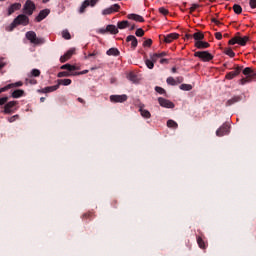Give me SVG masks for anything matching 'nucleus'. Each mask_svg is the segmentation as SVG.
Instances as JSON below:
<instances>
[{
  "instance_id": "obj_1",
  "label": "nucleus",
  "mask_w": 256,
  "mask_h": 256,
  "mask_svg": "<svg viewBox=\"0 0 256 256\" xmlns=\"http://www.w3.org/2000/svg\"><path fill=\"white\" fill-rule=\"evenodd\" d=\"M19 25L27 27V25H29V16L25 14L18 15L11 23V29H15V27H19Z\"/></svg>"
},
{
  "instance_id": "obj_2",
  "label": "nucleus",
  "mask_w": 256,
  "mask_h": 256,
  "mask_svg": "<svg viewBox=\"0 0 256 256\" xmlns=\"http://www.w3.org/2000/svg\"><path fill=\"white\" fill-rule=\"evenodd\" d=\"M239 35H241V33L238 32L236 36L229 40L228 44L241 45V47H245L247 45V41H249V36L241 37Z\"/></svg>"
},
{
  "instance_id": "obj_3",
  "label": "nucleus",
  "mask_w": 256,
  "mask_h": 256,
  "mask_svg": "<svg viewBox=\"0 0 256 256\" xmlns=\"http://www.w3.org/2000/svg\"><path fill=\"white\" fill-rule=\"evenodd\" d=\"M26 39L33 45H43V43H45V38H37V33H35V31L26 32Z\"/></svg>"
},
{
  "instance_id": "obj_4",
  "label": "nucleus",
  "mask_w": 256,
  "mask_h": 256,
  "mask_svg": "<svg viewBox=\"0 0 256 256\" xmlns=\"http://www.w3.org/2000/svg\"><path fill=\"white\" fill-rule=\"evenodd\" d=\"M36 9L37 7L35 6V3L32 1H26L23 6L22 13L28 17H31Z\"/></svg>"
},
{
  "instance_id": "obj_5",
  "label": "nucleus",
  "mask_w": 256,
  "mask_h": 256,
  "mask_svg": "<svg viewBox=\"0 0 256 256\" xmlns=\"http://www.w3.org/2000/svg\"><path fill=\"white\" fill-rule=\"evenodd\" d=\"M194 57H198L204 62L213 61V54L209 53V51H197L194 53Z\"/></svg>"
},
{
  "instance_id": "obj_6",
  "label": "nucleus",
  "mask_w": 256,
  "mask_h": 256,
  "mask_svg": "<svg viewBox=\"0 0 256 256\" xmlns=\"http://www.w3.org/2000/svg\"><path fill=\"white\" fill-rule=\"evenodd\" d=\"M98 33H101L102 35H105V33H111L112 35H117V33H119V29L117 28V26L110 24V25H107L106 28H100L98 30Z\"/></svg>"
},
{
  "instance_id": "obj_7",
  "label": "nucleus",
  "mask_w": 256,
  "mask_h": 256,
  "mask_svg": "<svg viewBox=\"0 0 256 256\" xmlns=\"http://www.w3.org/2000/svg\"><path fill=\"white\" fill-rule=\"evenodd\" d=\"M121 6L119 4H113L108 8L102 10V15H113V13H119Z\"/></svg>"
},
{
  "instance_id": "obj_8",
  "label": "nucleus",
  "mask_w": 256,
  "mask_h": 256,
  "mask_svg": "<svg viewBox=\"0 0 256 256\" xmlns=\"http://www.w3.org/2000/svg\"><path fill=\"white\" fill-rule=\"evenodd\" d=\"M160 41H164V43H173L175 39H179V34L177 33H170L168 35H159Z\"/></svg>"
},
{
  "instance_id": "obj_9",
  "label": "nucleus",
  "mask_w": 256,
  "mask_h": 256,
  "mask_svg": "<svg viewBox=\"0 0 256 256\" xmlns=\"http://www.w3.org/2000/svg\"><path fill=\"white\" fill-rule=\"evenodd\" d=\"M17 101H10L8 103L5 104L4 106V110L3 113H5V115H11V113H15V105H17Z\"/></svg>"
},
{
  "instance_id": "obj_10",
  "label": "nucleus",
  "mask_w": 256,
  "mask_h": 256,
  "mask_svg": "<svg viewBox=\"0 0 256 256\" xmlns=\"http://www.w3.org/2000/svg\"><path fill=\"white\" fill-rule=\"evenodd\" d=\"M127 99H128L127 94L111 95L110 96L111 103H125V101H127Z\"/></svg>"
},
{
  "instance_id": "obj_11",
  "label": "nucleus",
  "mask_w": 256,
  "mask_h": 256,
  "mask_svg": "<svg viewBox=\"0 0 256 256\" xmlns=\"http://www.w3.org/2000/svg\"><path fill=\"white\" fill-rule=\"evenodd\" d=\"M241 71H243V66H237L234 71L228 72L225 78L231 81V79H235V77H237V75H239Z\"/></svg>"
},
{
  "instance_id": "obj_12",
  "label": "nucleus",
  "mask_w": 256,
  "mask_h": 256,
  "mask_svg": "<svg viewBox=\"0 0 256 256\" xmlns=\"http://www.w3.org/2000/svg\"><path fill=\"white\" fill-rule=\"evenodd\" d=\"M158 103L161 107H165L166 109H173V107H175V104H173V102L162 97L158 98Z\"/></svg>"
},
{
  "instance_id": "obj_13",
  "label": "nucleus",
  "mask_w": 256,
  "mask_h": 256,
  "mask_svg": "<svg viewBox=\"0 0 256 256\" xmlns=\"http://www.w3.org/2000/svg\"><path fill=\"white\" fill-rule=\"evenodd\" d=\"M217 137H223L225 135H229V125L223 124L217 131H216Z\"/></svg>"
},
{
  "instance_id": "obj_14",
  "label": "nucleus",
  "mask_w": 256,
  "mask_h": 256,
  "mask_svg": "<svg viewBox=\"0 0 256 256\" xmlns=\"http://www.w3.org/2000/svg\"><path fill=\"white\" fill-rule=\"evenodd\" d=\"M75 55V48H71L68 50L63 56L60 57V62L61 63H66V61H69L71 57Z\"/></svg>"
},
{
  "instance_id": "obj_15",
  "label": "nucleus",
  "mask_w": 256,
  "mask_h": 256,
  "mask_svg": "<svg viewBox=\"0 0 256 256\" xmlns=\"http://www.w3.org/2000/svg\"><path fill=\"white\" fill-rule=\"evenodd\" d=\"M49 13H51V10H49V9L41 10L39 12L38 16L35 18V21L37 23H41V21H43V19H46V17L49 15Z\"/></svg>"
},
{
  "instance_id": "obj_16",
  "label": "nucleus",
  "mask_w": 256,
  "mask_h": 256,
  "mask_svg": "<svg viewBox=\"0 0 256 256\" xmlns=\"http://www.w3.org/2000/svg\"><path fill=\"white\" fill-rule=\"evenodd\" d=\"M126 42L131 43V48L133 50L137 49V45L139 44V41L137 40V37H135L133 35L127 36Z\"/></svg>"
},
{
  "instance_id": "obj_17",
  "label": "nucleus",
  "mask_w": 256,
  "mask_h": 256,
  "mask_svg": "<svg viewBox=\"0 0 256 256\" xmlns=\"http://www.w3.org/2000/svg\"><path fill=\"white\" fill-rule=\"evenodd\" d=\"M97 5V1H84L79 9V13H85V9L89 6L95 7Z\"/></svg>"
},
{
  "instance_id": "obj_18",
  "label": "nucleus",
  "mask_w": 256,
  "mask_h": 256,
  "mask_svg": "<svg viewBox=\"0 0 256 256\" xmlns=\"http://www.w3.org/2000/svg\"><path fill=\"white\" fill-rule=\"evenodd\" d=\"M243 99V97L237 95L234 96L232 98H230L229 100L226 101L225 106L226 107H231V105H235V103H239V101H241Z\"/></svg>"
},
{
  "instance_id": "obj_19",
  "label": "nucleus",
  "mask_w": 256,
  "mask_h": 256,
  "mask_svg": "<svg viewBox=\"0 0 256 256\" xmlns=\"http://www.w3.org/2000/svg\"><path fill=\"white\" fill-rule=\"evenodd\" d=\"M127 18L131 19L132 21H137L138 23H145V18L138 14H128Z\"/></svg>"
},
{
  "instance_id": "obj_20",
  "label": "nucleus",
  "mask_w": 256,
  "mask_h": 256,
  "mask_svg": "<svg viewBox=\"0 0 256 256\" xmlns=\"http://www.w3.org/2000/svg\"><path fill=\"white\" fill-rule=\"evenodd\" d=\"M243 75H246V77L253 79V77L256 76V73H255V71H253V69L251 67H246L243 70Z\"/></svg>"
},
{
  "instance_id": "obj_21",
  "label": "nucleus",
  "mask_w": 256,
  "mask_h": 256,
  "mask_svg": "<svg viewBox=\"0 0 256 256\" xmlns=\"http://www.w3.org/2000/svg\"><path fill=\"white\" fill-rule=\"evenodd\" d=\"M21 9V3H14L8 8V15H13L14 11Z\"/></svg>"
},
{
  "instance_id": "obj_22",
  "label": "nucleus",
  "mask_w": 256,
  "mask_h": 256,
  "mask_svg": "<svg viewBox=\"0 0 256 256\" xmlns=\"http://www.w3.org/2000/svg\"><path fill=\"white\" fill-rule=\"evenodd\" d=\"M195 47H197V49H208V47H210V44L208 42H203L200 40L195 42Z\"/></svg>"
},
{
  "instance_id": "obj_23",
  "label": "nucleus",
  "mask_w": 256,
  "mask_h": 256,
  "mask_svg": "<svg viewBox=\"0 0 256 256\" xmlns=\"http://www.w3.org/2000/svg\"><path fill=\"white\" fill-rule=\"evenodd\" d=\"M59 89V84H56L54 86H47L43 88L42 93H53V91H57Z\"/></svg>"
},
{
  "instance_id": "obj_24",
  "label": "nucleus",
  "mask_w": 256,
  "mask_h": 256,
  "mask_svg": "<svg viewBox=\"0 0 256 256\" xmlns=\"http://www.w3.org/2000/svg\"><path fill=\"white\" fill-rule=\"evenodd\" d=\"M25 95V91L21 89L14 90L12 92L13 99H19V97H23Z\"/></svg>"
},
{
  "instance_id": "obj_25",
  "label": "nucleus",
  "mask_w": 256,
  "mask_h": 256,
  "mask_svg": "<svg viewBox=\"0 0 256 256\" xmlns=\"http://www.w3.org/2000/svg\"><path fill=\"white\" fill-rule=\"evenodd\" d=\"M119 49L117 48H110L107 50L106 55L113 56V57H119Z\"/></svg>"
},
{
  "instance_id": "obj_26",
  "label": "nucleus",
  "mask_w": 256,
  "mask_h": 256,
  "mask_svg": "<svg viewBox=\"0 0 256 256\" xmlns=\"http://www.w3.org/2000/svg\"><path fill=\"white\" fill-rule=\"evenodd\" d=\"M196 239L200 249H207V243L203 240V237L197 236Z\"/></svg>"
},
{
  "instance_id": "obj_27",
  "label": "nucleus",
  "mask_w": 256,
  "mask_h": 256,
  "mask_svg": "<svg viewBox=\"0 0 256 256\" xmlns=\"http://www.w3.org/2000/svg\"><path fill=\"white\" fill-rule=\"evenodd\" d=\"M60 69H66L67 71H77V69H79V68H77V66H75V65H71V64H64V65H62L61 67H60Z\"/></svg>"
},
{
  "instance_id": "obj_28",
  "label": "nucleus",
  "mask_w": 256,
  "mask_h": 256,
  "mask_svg": "<svg viewBox=\"0 0 256 256\" xmlns=\"http://www.w3.org/2000/svg\"><path fill=\"white\" fill-rule=\"evenodd\" d=\"M192 38L195 39V41H203V39H205V34L202 32H196L192 35Z\"/></svg>"
},
{
  "instance_id": "obj_29",
  "label": "nucleus",
  "mask_w": 256,
  "mask_h": 256,
  "mask_svg": "<svg viewBox=\"0 0 256 256\" xmlns=\"http://www.w3.org/2000/svg\"><path fill=\"white\" fill-rule=\"evenodd\" d=\"M139 111H140L141 116L144 117V119H151V112H149V110L140 108Z\"/></svg>"
},
{
  "instance_id": "obj_30",
  "label": "nucleus",
  "mask_w": 256,
  "mask_h": 256,
  "mask_svg": "<svg viewBox=\"0 0 256 256\" xmlns=\"http://www.w3.org/2000/svg\"><path fill=\"white\" fill-rule=\"evenodd\" d=\"M127 79L129 81H131L132 83H138L139 81V78H137L136 74L133 73V72H130L128 75H127Z\"/></svg>"
},
{
  "instance_id": "obj_31",
  "label": "nucleus",
  "mask_w": 256,
  "mask_h": 256,
  "mask_svg": "<svg viewBox=\"0 0 256 256\" xmlns=\"http://www.w3.org/2000/svg\"><path fill=\"white\" fill-rule=\"evenodd\" d=\"M71 83V79H59L57 85H59V87H61V85L67 87L68 85H71Z\"/></svg>"
},
{
  "instance_id": "obj_32",
  "label": "nucleus",
  "mask_w": 256,
  "mask_h": 256,
  "mask_svg": "<svg viewBox=\"0 0 256 256\" xmlns=\"http://www.w3.org/2000/svg\"><path fill=\"white\" fill-rule=\"evenodd\" d=\"M129 25H130L129 21L123 20V21L118 22L117 27H118V29H127V27H129Z\"/></svg>"
},
{
  "instance_id": "obj_33",
  "label": "nucleus",
  "mask_w": 256,
  "mask_h": 256,
  "mask_svg": "<svg viewBox=\"0 0 256 256\" xmlns=\"http://www.w3.org/2000/svg\"><path fill=\"white\" fill-rule=\"evenodd\" d=\"M233 11L236 13V15H241L243 13V8L239 4H234Z\"/></svg>"
},
{
  "instance_id": "obj_34",
  "label": "nucleus",
  "mask_w": 256,
  "mask_h": 256,
  "mask_svg": "<svg viewBox=\"0 0 256 256\" xmlns=\"http://www.w3.org/2000/svg\"><path fill=\"white\" fill-rule=\"evenodd\" d=\"M167 127H169V129H177V127H179V124H177V122H175L174 120H168Z\"/></svg>"
},
{
  "instance_id": "obj_35",
  "label": "nucleus",
  "mask_w": 256,
  "mask_h": 256,
  "mask_svg": "<svg viewBox=\"0 0 256 256\" xmlns=\"http://www.w3.org/2000/svg\"><path fill=\"white\" fill-rule=\"evenodd\" d=\"M93 217H95V214H93V212H87V213H84L83 215H82V219L84 220V221H86L87 219H93Z\"/></svg>"
},
{
  "instance_id": "obj_36",
  "label": "nucleus",
  "mask_w": 256,
  "mask_h": 256,
  "mask_svg": "<svg viewBox=\"0 0 256 256\" xmlns=\"http://www.w3.org/2000/svg\"><path fill=\"white\" fill-rule=\"evenodd\" d=\"M180 89L182 91H191V89H193V86L191 84H182L180 85Z\"/></svg>"
},
{
  "instance_id": "obj_37",
  "label": "nucleus",
  "mask_w": 256,
  "mask_h": 256,
  "mask_svg": "<svg viewBox=\"0 0 256 256\" xmlns=\"http://www.w3.org/2000/svg\"><path fill=\"white\" fill-rule=\"evenodd\" d=\"M166 83H167L168 85L175 86V85H177V80H176L175 78H173V77H168V78L166 79Z\"/></svg>"
},
{
  "instance_id": "obj_38",
  "label": "nucleus",
  "mask_w": 256,
  "mask_h": 256,
  "mask_svg": "<svg viewBox=\"0 0 256 256\" xmlns=\"http://www.w3.org/2000/svg\"><path fill=\"white\" fill-rule=\"evenodd\" d=\"M145 64L148 67V69H153V67H155V62L151 59H146Z\"/></svg>"
},
{
  "instance_id": "obj_39",
  "label": "nucleus",
  "mask_w": 256,
  "mask_h": 256,
  "mask_svg": "<svg viewBox=\"0 0 256 256\" xmlns=\"http://www.w3.org/2000/svg\"><path fill=\"white\" fill-rule=\"evenodd\" d=\"M71 75H73V73H70V72H68V71H63V72H59L58 74H57V77H71Z\"/></svg>"
},
{
  "instance_id": "obj_40",
  "label": "nucleus",
  "mask_w": 256,
  "mask_h": 256,
  "mask_svg": "<svg viewBox=\"0 0 256 256\" xmlns=\"http://www.w3.org/2000/svg\"><path fill=\"white\" fill-rule=\"evenodd\" d=\"M62 37L63 39H67V40L71 39V33H69V30H63Z\"/></svg>"
},
{
  "instance_id": "obj_41",
  "label": "nucleus",
  "mask_w": 256,
  "mask_h": 256,
  "mask_svg": "<svg viewBox=\"0 0 256 256\" xmlns=\"http://www.w3.org/2000/svg\"><path fill=\"white\" fill-rule=\"evenodd\" d=\"M136 37H143L145 35V30L143 28H138L135 32Z\"/></svg>"
},
{
  "instance_id": "obj_42",
  "label": "nucleus",
  "mask_w": 256,
  "mask_h": 256,
  "mask_svg": "<svg viewBox=\"0 0 256 256\" xmlns=\"http://www.w3.org/2000/svg\"><path fill=\"white\" fill-rule=\"evenodd\" d=\"M155 91H156V93H159L160 95H165V93H167V91H165V89L160 86H156Z\"/></svg>"
},
{
  "instance_id": "obj_43",
  "label": "nucleus",
  "mask_w": 256,
  "mask_h": 256,
  "mask_svg": "<svg viewBox=\"0 0 256 256\" xmlns=\"http://www.w3.org/2000/svg\"><path fill=\"white\" fill-rule=\"evenodd\" d=\"M199 7H201L200 4H197V3L192 4L190 7V14H192L194 11H197V9H199Z\"/></svg>"
},
{
  "instance_id": "obj_44",
  "label": "nucleus",
  "mask_w": 256,
  "mask_h": 256,
  "mask_svg": "<svg viewBox=\"0 0 256 256\" xmlns=\"http://www.w3.org/2000/svg\"><path fill=\"white\" fill-rule=\"evenodd\" d=\"M41 75V71L39 69H32L31 77H39Z\"/></svg>"
},
{
  "instance_id": "obj_45",
  "label": "nucleus",
  "mask_w": 256,
  "mask_h": 256,
  "mask_svg": "<svg viewBox=\"0 0 256 256\" xmlns=\"http://www.w3.org/2000/svg\"><path fill=\"white\" fill-rule=\"evenodd\" d=\"M151 45H153L152 39H147L143 42V47H151Z\"/></svg>"
},
{
  "instance_id": "obj_46",
  "label": "nucleus",
  "mask_w": 256,
  "mask_h": 256,
  "mask_svg": "<svg viewBox=\"0 0 256 256\" xmlns=\"http://www.w3.org/2000/svg\"><path fill=\"white\" fill-rule=\"evenodd\" d=\"M150 59L154 62L157 63V60L160 59L159 55L157 53L150 54Z\"/></svg>"
},
{
  "instance_id": "obj_47",
  "label": "nucleus",
  "mask_w": 256,
  "mask_h": 256,
  "mask_svg": "<svg viewBox=\"0 0 256 256\" xmlns=\"http://www.w3.org/2000/svg\"><path fill=\"white\" fill-rule=\"evenodd\" d=\"M251 81V78L246 77V78H242L240 79V85H247V83H249Z\"/></svg>"
},
{
  "instance_id": "obj_48",
  "label": "nucleus",
  "mask_w": 256,
  "mask_h": 256,
  "mask_svg": "<svg viewBox=\"0 0 256 256\" xmlns=\"http://www.w3.org/2000/svg\"><path fill=\"white\" fill-rule=\"evenodd\" d=\"M17 119H19V115L18 114L14 115L12 117H9L8 121H9V123H15V121H17Z\"/></svg>"
},
{
  "instance_id": "obj_49",
  "label": "nucleus",
  "mask_w": 256,
  "mask_h": 256,
  "mask_svg": "<svg viewBox=\"0 0 256 256\" xmlns=\"http://www.w3.org/2000/svg\"><path fill=\"white\" fill-rule=\"evenodd\" d=\"M225 53H226V55H228V57H235V52L231 48L226 50Z\"/></svg>"
},
{
  "instance_id": "obj_50",
  "label": "nucleus",
  "mask_w": 256,
  "mask_h": 256,
  "mask_svg": "<svg viewBox=\"0 0 256 256\" xmlns=\"http://www.w3.org/2000/svg\"><path fill=\"white\" fill-rule=\"evenodd\" d=\"M8 85H11V89H13V87H23V82L19 81Z\"/></svg>"
},
{
  "instance_id": "obj_51",
  "label": "nucleus",
  "mask_w": 256,
  "mask_h": 256,
  "mask_svg": "<svg viewBox=\"0 0 256 256\" xmlns=\"http://www.w3.org/2000/svg\"><path fill=\"white\" fill-rule=\"evenodd\" d=\"M159 13H161L162 15H169V10L161 7L159 8Z\"/></svg>"
},
{
  "instance_id": "obj_52",
  "label": "nucleus",
  "mask_w": 256,
  "mask_h": 256,
  "mask_svg": "<svg viewBox=\"0 0 256 256\" xmlns=\"http://www.w3.org/2000/svg\"><path fill=\"white\" fill-rule=\"evenodd\" d=\"M7 101H9V97L7 96L0 98V105H5Z\"/></svg>"
},
{
  "instance_id": "obj_53",
  "label": "nucleus",
  "mask_w": 256,
  "mask_h": 256,
  "mask_svg": "<svg viewBox=\"0 0 256 256\" xmlns=\"http://www.w3.org/2000/svg\"><path fill=\"white\" fill-rule=\"evenodd\" d=\"M9 89H11V85H6L0 88V93H5V91H9Z\"/></svg>"
},
{
  "instance_id": "obj_54",
  "label": "nucleus",
  "mask_w": 256,
  "mask_h": 256,
  "mask_svg": "<svg viewBox=\"0 0 256 256\" xmlns=\"http://www.w3.org/2000/svg\"><path fill=\"white\" fill-rule=\"evenodd\" d=\"M87 73H89V70H83L81 72H75L73 73L74 76H77V75H87Z\"/></svg>"
},
{
  "instance_id": "obj_55",
  "label": "nucleus",
  "mask_w": 256,
  "mask_h": 256,
  "mask_svg": "<svg viewBox=\"0 0 256 256\" xmlns=\"http://www.w3.org/2000/svg\"><path fill=\"white\" fill-rule=\"evenodd\" d=\"M247 3L251 9H256V1H249Z\"/></svg>"
},
{
  "instance_id": "obj_56",
  "label": "nucleus",
  "mask_w": 256,
  "mask_h": 256,
  "mask_svg": "<svg viewBox=\"0 0 256 256\" xmlns=\"http://www.w3.org/2000/svg\"><path fill=\"white\" fill-rule=\"evenodd\" d=\"M215 37L218 41H221L223 39V34H221V32H216Z\"/></svg>"
},
{
  "instance_id": "obj_57",
  "label": "nucleus",
  "mask_w": 256,
  "mask_h": 256,
  "mask_svg": "<svg viewBox=\"0 0 256 256\" xmlns=\"http://www.w3.org/2000/svg\"><path fill=\"white\" fill-rule=\"evenodd\" d=\"M26 81L30 83V85H37V80L35 79H26Z\"/></svg>"
},
{
  "instance_id": "obj_58",
  "label": "nucleus",
  "mask_w": 256,
  "mask_h": 256,
  "mask_svg": "<svg viewBox=\"0 0 256 256\" xmlns=\"http://www.w3.org/2000/svg\"><path fill=\"white\" fill-rule=\"evenodd\" d=\"M158 57L161 59L162 57H166L167 52H161V53H157Z\"/></svg>"
},
{
  "instance_id": "obj_59",
  "label": "nucleus",
  "mask_w": 256,
  "mask_h": 256,
  "mask_svg": "<svg viewBox=\"0 0 256 256\" xmlns=\"http://www.w3.org/2000/svg\"><path fill=\"white\" fill-rule=\"evenodd\" d=\"M160 63H161V65H163V64H167V63H169V60H167V59H165V58H162L161 60H160Z\"/></svg>"
},
{
  "instance_id": "obj_60",
  "label": "nucleus",
  "mask_w": 256,
  "mask_h": 256,
  "mask_svg": "<svg viewBox=\"0 0 256 256\" xmlns=\"http://www.w3.org/2000/svg\"><path fill=\"white\" fill-rule=\"evenodd\" d=\"M95 55H97V53H89L88 56L85 57V59H89V57H95Z\"/></svg>"
},
{
  "instance_id": "obj_61",
  "label": "nucleus",
  "mask_w": 256,
  "mask_h": 256,
  "mask_svg": "<svg viewBox=\"0 0 256 256\" xmlns=\"http://www.w3.org/2000/svg\"><path fill=\"white\" fill-rule=\"evenodd\" d=\"M77 101L79 103H82V105H85V100H83V98L79 97V98H77Z\"/></svg>"
},
{
  "instance_id": "obj_62",
  "label": "nucleus",
  "mask_w": 256,
  "mask_h": 256,
  "mask_svg": "<svg viewBox=\"0 0 256 256\" xmlns=\"http://www.w3.org/2000/svg\"><path fill=\"white\" fill-rule=\"evenodd\" d=\"M212 23H215L216 25H221V22H219L215 18H212Z\"/></svg>"
},
{
  "instance_id": "obj_63",
  "label": "nucleus",
  "mask_w": 256,
  "mask_h": 256,
  "mask_svg": "<svg viewBox=\"0 0 256 256\" xmlns=\"http://www.w3.org/2000/svg\"><path fill=\"white\" fill-rule=\"evenodd\" d=\"M183 81V77H177L176 78V83L178 82V83H181Z\"/></svg>"
},
{
  "instance_id": "obj_64",
  "label": "nucleus",
  "mask_w": 256,
  "mask_h": 256,
  "mask_svg": "<svg viewBox=\"0 0 256 256\" xmlns=\"http://www.w3.org/2000/svg\"><path fill=\"white\" fill-rule=\"evenodd\" d=\"M185 38H186V39H193V35H191V34H185Z\"/></svg>"
}]
</instances>
